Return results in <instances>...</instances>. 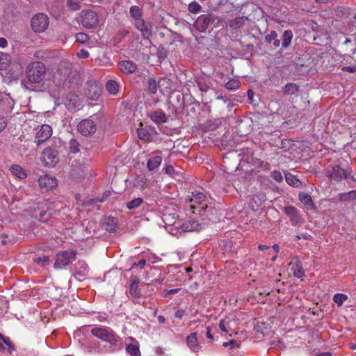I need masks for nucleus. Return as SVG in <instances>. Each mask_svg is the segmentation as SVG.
<instances>
[{"label": "nucleus", "mask_w": 356, "mask_h": 356, "mask_svg": "<svg viewBox=\"0 0 356 356\" xmlns=\"http://www.w3.org/2000/svg\"><path fill=\"white\" fill-rule=\"evenodd\" d=\"M192 194L193 196L188 199L192 204H202L204 203V201L206 197L203 193L197 192L195 193H193Z\"/></svg>", "instance_id": "2f4dec72"}, {"label": "nucleus", "mask_w": 356, "mask_h": 356, "mask_svg": "<svg viewBox=\"0 0 356 356\" xmlns=\"http://www.w3.org/2000/svg\"><path fill=\"white\" fill-rule=\"evenodd\" d=\"M77 56L80 58H87L89 57V52L87 50L82 49L77 53Z\"/></svg>", "instance_id": "13d9d810"}, {"label": "nucleus", "mask_w": 356, "mask_h": 356, "mask_svg": "<svg viewBox=\"0 0 356 356\" xmlns=\"http://www.w3.org/2000/svg\"><path fill=\"white\" fill-rule=\"evenodd\" d=\"M40 160L44 165L54 167L59 161L58 152L55 149L48 147L42 152Z\"/></svg>", "instance_id": "423d86ee"}, {"label": "nucleus", "mask_w": 356, "mask_h": 356, "mask_svg": "<svg viewBox=\"0 0 356 356\" xmlns=\"http://www.w3.org/2000/svg\"><path fill=\"white\" fill-rule=\"evenodd\" d=\"M222 19L213 13H207L200 15L194 23L195 29L201 32H205L210 26H218Z\"/></svg>", "instance_id": "7ed1b4c3"}, {"label": "nucleus", "mask_w": 356, "mask_h": 356, "mask_svg": "<svg viewBox=\"0 0 356 356\" xmlns=\"http://www.w3.org/2000/svg\"><path fill=\"white\" fill-rule=\"evenodd\" d=\"M149 118L156 124H161L167 122V117L161 110L152 111L148 114Z\"/></svg>", "instance_id": "f3484780"}, {"label": "nucleus", "mask_w": 356, "mask_h": 356, "mask_svg": "<svg viewBox=\"0 0 356 356\" xmlns=\"http://www.w3.org/2000/svg\"><path fill=\"white\" fill-rule=\"evenodd\" d=\"M343 70L348 72H356V67H353V66L344 67L343 68Z\"/></svg>", "instance_id": "69168bd1"}, {"label": "nucleus", "mask_w": 356, "mask_h": 356, "mask_svg": "<svg viewBox=\"0 0 356 356\" xmlns=\"http://www.w3.org/2000/svg\"><path fill=\"white\" fill-rule=\"evenodd\" d=\"M118 68L122 73L131 74L136 71L137 65L131 60H122L118 63Z\"/></svg>", "instance_id": "dca6fc26"}, {"label": "nucleus", "mask_w": 356, "mask_h": 356, "mask_svg": "<svg viewBox=\"0 0 356 356\" xmlns=\"http://www.w3.org/2000/svg\"><path fill=\"white\" fill-rule=\"evenodd\" d=\"M197 337V332H193L188 335L186 338V343L188 346L190 348L191 350H192L195 353L199 352L201 348V346L198 343Z\"/></svg>", "instance_id": "a211bd4d"}, {"label": "nucleus", "mask_w": 356, "mask_h": 356, "mask_svg": "<svg viewBox=\"0 0 356 356\" xmlns=\"http://www.w3.org/2000/svg\"><path fill=\"white\" fill-rule=\"evenodd\" d=\"M118 220L115 217L108 216L104 220V229L109 232H115L117 229Z\"/></svg>", "instance_id": "4be33fe9"}, {"label": "nucleus", "mask_w": 356, "mask_h": 356, "mask_svg": "<svg viewBox=\"0 0 356 356\" xmlns=\"http://www.w3.org/2000/svg\"><path fill=\"white\" fill-rule=\"evenodd\" d=\"M338 197L341 202H349L350 200H356V191L339 193L338 195Z\"/></svg>", "instance_id": "c85d7f7f"}, {"label": "nucleus", "mask_w": 356, "mask_h": 356, "mask_svg": "<svg viewBox=\"0 0 356 356\" xmlns=\"http://www.w3.org/2000/svg\"><path fill=\"white\" fill-rule=\"evenodd\" d=\"M348 298L346 295L342 293H337L334 296L333 300L338 305L341 306L345 300Z\"/></svg>", "instance_id": "c03bdc74"}, {"label": "nucleus", "mask_w": 356, "mask_h": 356, "mask_svg": "<svg viewBox=\"0 0 356 356\" xmlns=\"http://www.w3.org/2000/svg\"><path fill=\"white\" fill-rule=\"evenodd\" d=\"M85 95L90 99L96 100L102 94V88L96 81H88L84 88Z\"/></svg>", "instance_id": "6e6552de"}, {"label": "nucleus", "mask_w": 356, "mask_h": 356, "mask_svg": "<svg viewBox=\"0 0 356 356\" xmlns=\"http://www.w3.org/2000/svg\"><path fill=\"white\" fill-rule=\"evenodd\" d=\"M285 180L287 184L293 187H300L302 185V182L293 175L288 172L285 175Z\"/></svg>", "instance_id": "cd10ccee"}, {"label": "nucleus", "mask_w": 356, "mask_h": 356, "mask_svg": "<svg viewBox=\"0 0 356 356\" xmlns=\"http://www.w3.org/2000/svg\"><path fill=\"white\" fill-rule=\"evenodd\" d=\"M147 183V178L144 175H138L133 181L135 188L143 189Z\"/></svg>", "instance_id": "72a5a7b5"}, {"label": "nucleus", "mask_w": 356, "mask_h": 356, "mask_svg": "<svg viewBox=\"0 0 356 356\" xmlns=\"http://www.w3.org/2000/svg\"><path fill=\"white\" fill-rule=\"evenodd\" d=\"M283 94L286 96L294 95L298 97L300 92V86L294 83H288L283 88Z\"/></svg>", "instance_id": "aec40b11"}, {"label": "nucleus", "mask_w": 356, "mask_h": 356, "mask_svg": "<svg viewBox=\"0 0 356 356\" xmlns=\"http://www.w3.org/2000/svg\"><path fill=\"white\" fill-rule=\"evenodd\" d=\"M216 99L217 100H223L225 104H227V106L228 107H230V108L232 107V105L229 99L227 98V96H223V95H217L216 96Z\"/></svg>", "instance_id": "4d7b16f0"}, {"label": "nucleus", "mask_w": 356, "mask_h": 356, "mask_svg": "<svg viewBox=\"0 0 356 356\" xmlns=\"http://www.w3.org/2000/svg\"><path fill=\"white\" fill-rule=\"evenodd\" d=\"M181 229L183 232H193V231H199L202 229L201 224H200L197 220H188L184 222Z\"/></svg>", "instance_id": "412c9836"}, {"label": "nucleus", "mask_w": 356, "mask_h": 356, "mask_svg": "<svg viewBox=\"0 0 356 356\" xmlns=\"http://www.w3.org/2000/svg\"><path fill=\"white\" fill-rule=\"evenodd\" d=\"M77 252L74 250H67L58 252L56 257L54 267L63 268L71 264L76 258Z\"/></svg>", "instance_id": "39448f33"}, {"label": "nucleus", "mask_w": 356, "mask_h": 356, "mask_svg": "<svg viewBox=\"0 0 356 356\" xmlns=\"http://www.w3.org/2000/svg\"><path fill=\"white\" fill-rule=\"evenodd\" d=\"M168 55V50L163 46H159L157 51H156V56L159 59H164Z\"/></svg>", "instance_id": "de8ad7c7"}, {"label": "nucleus", "mask_w": 356, "mask_h": 356, "mask_svg": "<svg viewBox=\"0 0 356 356\" xmlns=\"http://www.w3.org/2000/svg\"><path fill=\"white\" fill-rule=\"evenodd\" d=\"M96 130V123L90 119L83 120L78 124V131L83 136H92Z\"/></svg>", "instance_id": "1a4fd4ad"}, {"label": "nucleus", "mask_w": 356, "mask_h": 356, "mask_svg": "<svg viewBox=\"0 0 356 356\" xmlns=\"http://www.w3.org/2000/svg\"><path fill=\"white\" fill-rule=\"evenodd\" d=\"M296 238L298 239L303 238L305 240H310L312 238V236L307 233H300L296 236Z\"/></svg>", "instance_id": "bf43d9fd"}, {"label": "nucleus", "mask_w": 356, "mask_h": 356, "mask_svg": "<svg viewBox=\"0 0 356 356\" xmlns=\"http://www.w3.org/2000/svg\"><path fill=\"white\" fill-rule=\"evenodd\" d=\"M10 170L13 175L19 179H24L26 177V171L19 165L14 164L11 165Z\"/></svg>", "instance_id": "a878e982"}, {"label": "nucleus", "mask_w": 356, "mask_h": 356, "mask_svg": "<svg viewBox=\"0 0 356 356\" xmlns=\"http://www.w3.org/2000/svg\"><path fill=\"white\" fill-rule=\"evenodd\" d=\"M67 3V6L70 8V9L72 10H77L80 8L79 2L74 1L73 0H68Z\"/></svg>", "instance_id": "864d4df0"}, {"label": "nucleus", "mask_w": 356, "mask_h": 356, "mask_svg": "<svg viewBox=\"0 0 356 356\" xmlns=\"http://www.w3.org/2000/svg\"><path fill=\"white\" fill-rule=\"evenodd\" d=\"M111 195V191H106L103 193V195L99 197H97L96 199H95V201L96 202H105L108 198V197Z\"/></svg>", "instance_id": "6e6d98bb"}, {"label": "nucleus", "mask_w": 356, "mask_h": 356, "mask_svg": "<svg viewBox=\"0 0 356 356\" xmlns=\"http://www.w3.org/2000/svg\"><path fill=\"white\" fill-rule=\"evenodd\" d=\"M143 202V199L141 197L135 198L129 202H128L126 204V207L129 210H133L138 207H140Z\"/></svg>", "instance_id": "58836bf2"}, {"label": "nucleus", "mask_w": 356, "mask_h": 356, "mask_svg": "<svg viewBox=\"0 0 356 356\" xmlns=\"http://www.w3.org/2000/svg\"><path fill=\"white\" fill-rule=\"evenodd\" d=\"M33 261L41 267H44L49 265L50 263L49 257L47 255L42 257H37L33 259Z\"/></svg>", "instance_id": "a19ab883"}, {"label": "nucleus", "mask_w": 356, "mask_h": 356, "mask_svg": "<svg viewBox=\"0 0 356 356\" xmlns=\"http://www.w3.org/2000/svg\"><path fill=\"white\" fill-rule=\"evenodd\" d=\"M106 90L113 95L116 94L119 90V85L118 83L113 81V80H109L107 81L106 84Z\"/></svg>", "instance_id": "e433bc0d"}, {"label": "nucleus", "mask_w": 356, "mask_h": 356, "mask_svg": "<svg viewBox=\"0 0 356 356\" xmlns=\"http://www.w3.org/2000/svg\"><path fill=\"white\" fill-rule=\"evenodd\" d=\"M219 328L220 329L221 331L222 332H228V330L227 329L226 327V325H225V320H221L220 321V323H219Z\"/></svg>", "instance_id": "e2e57ef3"}, {"label": "nucleus", "mask_w": 356, "mask_h": 356, "mask_svg": "<svg viewBox=\"0 0 356 356\" xmlns=\"http://www.w3.org/2000/svg\"><path fill=\"white\" fill-rule=\"evenodd\" d=\"M6 126V123L3 118H0V133L4 129Z\"/></svg>", "instance_id": "774afa93"}, {"label": "nucleus", "mask_w": 356, "mask_h": 356, "mask_svg": "<svg viewBox=\"0 0 356 356\" xmlns=\"http://www.w3.org/2000/svg\"><path fill=\"white\" fill-rule=\"evenodd\" d=\"M126 351L131 356H141L138 341H136V343L127 345Z\"/></svg>", "instance_id": "c756f323"}, {"label": "nucleus", "mask_w": 356, "mask_h": 356, "mask_svg": "<svg viewBox=\"0 0 356 356\" xmlns=\"http://www.w3.org/2000/svg\"><path fill=\"white\" fill-rule=\"evenodd\" d=\"M99 22L97 13L92 10H87L82 16L81 24L87 29L95 28Z\"/></svg>", "instance_id": "9d476101"}, {"label": "nucleus", "mask_w": 356, "mask_h": 356, "mask_svg": "<svg viewBox=\"0 0 356 356\" xmlns=\"http://www.w3.org/2000/svg\"><path fill=\"white\" fill-rule=\"evenodd\" d=\"M299 200L302 204L308 207V208H313V201L311 196L309 194L303 192L300 193Z\"/></svg>", "instance_id": "7c9ffc66"}, {"label": "nucleus", "mask_w": 356, "mask_h": 356, "mask_svg": "<svg viewBox=\"0 0 356 356\" xmlns=\"http://www.w3.org/2000/svg\"><path fill=\"white\" fill-rule=\"evenodd\" d=\"M135 27L141 32L142 36L144 39L149 40L152 36V25L151 22H145L144 19H140L134 22Z\"/></svg>", "instance_id": "f8f14e48"}, {"label": "nucleus", "mask_w": 356, "mask_h": 356, "mask_svg": "<svg viewBox=\"0 0 356 356\" xmlns=\"http://www.w3.org/2000/svg\"><path fill=\"white\" fill-rule=\"evenodd\" d=\"M137 133H138V138L145 141V142H149V141H151L152 137L151 136V134L145 129L143 128H138L137 129Z\"/></svg>", "instance_id": "f704fd0d"}, {"label": "nucleus", "mask_w": 356, "mask_h": 356, "mask_svg": "<svg viewBox=\"0 0 356 356\" xmlns=\"http://www.w3.org/2000/svg\"><path fill=\"white\" fill-rule=\"evenodd\" d=\"M130 294L134 298H140L141 296V293L138 291L137 284H131L130 288Z\"/></svg>", "instance_id": "09e8293b"}, {"label": "nucleus", "mask_w": 356, "mask_h": 356, "mask_svg": "<svg viewBox=\"0 0 356 356\" xmlns=\"http://www.w3.org/2000/svg\"><path fill=\"white\" fill-rule=\"evenodd\" d=\"M162 161V157L161 156H155L150 158L147 163V167L149 171H152L157 168Z\"/></svg>", "instance_id": "393cba45"}, {"label": "nucleus", "mask_w": 356, "mask_h": 356, "mask_svg": "<svg viewBox=\"0 0 356 356\" xmlns=\"http://www.w3.org/2000/svg\"><path fill=\"white\" fill-rule=\"evenodd\" d=\"M38 182L40 188L44 191L51 190L57 186V180L47 175L40 177Z\"/></svg>", "instance_id": "ddd939ff"}, {"label": "nucleus", "mask_w": 356, "mask_h": 356, "mask_svg": "<svg viewBox=\"0 0 356 356\" xmlns=\"http://www.w3.org/2000/svg\"><path fill=\"white\" fill-rule=\"evenodd\" d=\"M201 6L196 1H193L189 3L188 9L191 13H197L201 10Z\"/></svg>", "instance_id": "49530a36"}, {"label": "nucleus", "mask_w": 356, "mask_h": 356, "mask_svg": "<svg viewBox=\"0 0 356 356\" xmlns=\"http://www.w3.org/2000/svg\"><path fill=\"white\" fill-rule=\"evenodd\" d=\"M221 120L219 118L215 119L213 120L208 121L207 122V127L209 129L214 130L218 128L221 125Z\"/></svg>", "instance_id": "a18cd8bd"}, {"label": "nucleus", "mask_w": 356, "mask_h": 356, "mask_svg": "<svg viewBox=\"0 0 356 356\" xmlns=\"http://www.w3.org/2000/svg\"><path fill=\"white\" fill-rule=\"evenodd\" d=\"M1 341L8 346L10 350L13 348V344L8 338L4 337V339H1Z\"/></svg>", "instance_id": "0e129e2a"}, {"label": "nucleus", "mask_w": 356, "mask_h": 356, "mask_svg": "<svg viewBox=\"0 0 356 356\" xmlns=\"http://www.w3.org/2000/svg\"><path fill=\"white\" fill-rule=\"evenodd\" d=\"M353 170L349 166L342 167L340 165H330L326 170V175L333 184L350 178L356 181V177L352 175Z\"/></svg>", "instance_id": "f03ea898"}, {"label": "nucleus", "mask_w": 356, "mask_h": 356, "mask_svg": "<svg viewBox=\"0 0 356 356\" xmlns=\"http://www.w3.org/2000/svg\"><path fill=\"white\" fill-rule=\"evenodd\" d=\"M277 37V33L275 31H270V33L265 36V40L268 43H270Z\"/></svg>", "instance_id": "603ef678"}, {"label": "nucleus", "mask_w": 356, "mask_h": 356, "mask_svg": "<svg viewBox=\"0 0 356 356\" xmlns=\"http://www.w3.org/2000/svg\"><path fill=\"white\" fill-rule=\"evenodd\" d=\"M46 216L45 205L42 203L35 204L32 211V217L39 221L45 222L47 220Z\"/></svg>", "instance_id": "4468645a"}, {"label": "nucleus", "mask_w": 356, "mask_h": 356, "mask_svg": "<svg viewBox=\"0 0 356 356\" xmlns=\"http://www.w3.org/2000/svg\"><path fill=\"white\" fill-rule=\"evenodd\" d=\"M271 177L277 182H282L283 181V176L279 171H273L271 172Z\"/></svg>", "instance_id": "5fc2aeb1"}, {"label": "nucleus", "mask_w": 356, "mask_h": 356, "mask_svg": "<svg viewBox=\"0 0 356 356\" xmlns=\"http://www.w3.org/2000/svg\"><path fill=\"white\" fill-rule=\"evenodd\" d=\"M186 314V311L181 309H178L176 312H175V316L177 318H179V319H181L182 317Z\"/></svg>", "instance_id": "680f3d73"}, {"label": "nucleus", "mask_w": 356, "mask_h": 356, "mask_svg": "<svg viewBox=\"0 0 356 356\" xmlns=\"http://www.w3.org/2000/svg\"><path fill=\"white\" fill-rule=\"evenodd\" d=\"M293 33L291 30H286L282 37V45L284 48H286L291 42Z\"/></svg>", "instance_id": "473e14b6"}, {"label": "nucleus", "mask_w": 356, "mask_h": 356, "mask_svg": "<svg viewBox=\"0 0 356 356\" xmlns=\"http://www.w3.org/2000/svg\"><path fill=\"white\" fill-rule=\"evenodd\" d=\"M51 134L52 130L51 127L47 124H43L37 133L34 142L37 146H40L45 143L51 136Z\"/></svg>", "instance_id": "9b49d317"}, {"label": "nucleus", "mask_w": 356, "mask_h": 356, "mask_svg": "<svg viewBox=\"0 0 356 356\" xmlns=\"http://www.w3.org/2000/svg\"><path fill=\"white\" fill-rule=\"evenodd\" d=\"M229 345H231L232 347H238V343L236 340H231L228 342H224L223 346L228 347Z\"/></svg>", "instance_id": "052dcab7"}, {"label": "nucleus", "mask_w": 356, "mask_h": 356, "mask_svg": "<svg viewBox=\"0 0 356 356\" xmlns=\"http://www.w3.org/2000/svg\"><path fill=\"white\" fill-rule=\"evenodd\" d=\"M91 333L93 336L111 344H115L119 340V337L108 327H94Z\"/></svg>", "instance_id": "20e7f679"}, {"label": "nucleus", "mask_w": 356, "mask_h": 356, "mask_svg": "<svg viewBox=\"0 0 356 356\" xmlns=\"http://www.w3.org/2000/svg\"><path fill=\"white\" fill-rule=\"evenodd\" d=\"M47 74L45 65L40 61L29 63L26 69L27 81H23L22 84L29 90H35L33 84L40 83L43 81Z\"/></svg>", "instance_id": "f257e3e1"}, {"label": "nucleus", "mask_w": 356, "mask_h": 356, "mask_svg": "<svg viewBox=\"0 0 356 356\" xmlns=\"http://www.w3.org/2000/svg\"><path fill=\"white\" fill-rule=\"evenodd\" d=\"M129 14L131 17L136 21L143 19V10L138 6H132L129 9Z\"/></svg>", "instance_id": "bb28decb"}, {"label": "nucleus", "mask_w": 356, "mask_h": 356, "mask_svg": "<svg viewBox=\"0 0 356 356\" xmlns=\"http://www.w3.org/2000/svg\"><path fill=\"white\" fill-rule=\"evenodd\" d=\"M177 99L178 103H179V105L176 106L175 105L173 104V106L175 107L174 113L176 115L182 113L184 111V109L185 108L184 97H181L180 95H179L177 97Z\"/></svg>", "instance_id": "c9c22d12"}, {"label": "nucleus", "mask_w": 356, "mask_h": 356, "mask_svg": "<svg viewBox=\"0 0 356 356\" xmlns=\"http://www.w3.org/2000/svg\"><path fill=\"white\" fill-rule=\"evenodd\" d=\"M291 270L293 272V275L298 278L303 277L305 273L302 268V263L298 259H296L289 264Z\"/></svg>", "instance_id": "6ab92c4d"}, {"label": "nucleus", "mask_w": 356, "mask_h": 356, "mask_svg": "<svg viewBox=\"0 0 356 356\" xmlns=\"http://www.w3.org/2000/svg\"><path fill=\"white\" fill-rule=\"evenodd\" d=\"M263 197H264V195H262V197H259V195H254L252 197V198L251 199V201H250V204H251V207H252V209H254V207L252 204L253 202L256 203V207H257V208H258L261 204L262 201L264 200L263 199Z\"/></svg>", "instance_id": "8fccbe9b"}, {"label": "nucleus", "mask_w": 356, "mask_h": 356, "mask_svg": "<svg viewBox=\"0 0 356 356\" xmlns=\"http://www.w3.org/2000/svg\"><path fill=\"white\" fill-rule=\"evenodd\" d=\"M249 20L248 17H238L229 22V27L232 29H238L242 28L245 24V21Z\"/></svg>", "instance_id": "b1692460"}, {"label": "nucleus", "mask_w": 356, "mask_h": 356, "mask_svg": "<svg viewBox=\"0 0 356 356\" xmlns=\"http://www.w3.org/2000/svg\"><path fill=\"white\" fill-rule=\"evenodd\" d=\"M284 213L290 218L292 224L296 225L302 221L301 216L298 209L293 206H287L284 207Z\"/></svg>", "instance_id": "2eb2a0df"}, {"label": "nucleus", "mask_w": 356, "mask_h": 356, "mask_svg": "<svg viewBox=\"0 0 356 356\" xmlns=\"http://www.w3.org/2000/svg\"><path fill=\"white\" fill-rule=\"evenodd\" d=\"M165 172L168 175H171L174 172V168L172 165H167L165 168Z\"/></svg>", "instance_id": "338daca9"}, {"label": "nucleus", "mask_w": 356, "mask_h": 356, "mask_svg": "<svg viewBox=\"0 0 356 356\" xmlns=\"http://www.w3.org/2000/svg\"><path fill=\"white\" fill-rule=\"evenodd\" d=\"M10 63L9 55L0 53V70H6Z\"/></svg>", "instance_id": "4c0bfd02"}, {"label": "nucleus", "mask_w": 356, "mask_h": 356, "mask_svg": "<svg viewBox=\"0 0 356 356\" xmlns=\"http://www.w3.org/2000/svg\"><path fill=\"white\" fill-rule=\"evenodd\" d=\"M88 35L84 33H78L76 35V40L80 43H85L88 40Z\"/></svg>", "instance_id": "3c124183"}, {"label": "nucleus", "mask_w": 356, "mask_h": 356, "mask_svg": "<svg viewBox=\"0 0 356 356\" xmlns=\"http://www.w3.org/2000/svg\"><path fill=\"white\" fill-rule=\"evenodd\" d=\"M191 209L194 213H199L200 215L203 216L204 213L211 212L212 213L213 209L212 207H208L206 203H202V204H192L191 205Z\"/></svg>", "instance_id": "5701e85b"}, {"label": "nucleus", "mask_w": 356, "mask_h": 356, "mask_svg": "<svg viewBox=\"0 0 356 356\" xmlns=\"http://www.w3.org/2000/svg\"><path fill=\"white\" fill-rule=\"evenodd\" d=\"M49 17L44 13H38L31 19V27L35 33L44 32L49 26Z\"/></svg>", "instance_id": "0eeeda50"}, {"label": "nucleus", "mask_w": 356, "mask_h": 356, "mask_svg": "<svg viewBox=\"0 0 356 356\" xmlns=\"http://www.w3.org/2000/svg\"><path fill=\"white\" fill-rule=\"evenodd\" d=\"M225 88L229 90H234L239 88L240 82L237 79H231L225 83Z\"/></svg>", "instance_id": "79ce46f5"}, {"label": "nucleus", "mask_w": 356, "mask_h": 356, "mask_svg": "<svg viewBox=\"0 0 356 356\" xmlns=\"http://www.w3.org/2000/svg\"><path fill=\"white\" fill-rule=\"evenodd\" d=\"M79 146H80V145L76 139L72 138L70 140V144H69V149H70V152L74 153V154L79 152L80 150Z\"/></svg>", "instance_id": "37998d69"}, {"label": "nucleus", "mask_w": 356, "mask_h": 356, "mask_svg": "<svg viewBox=\"0 0 356 356\" xmlns=\"http://www.w3.org/2000/svg\"><path fill=\"white\" fill-rule=\"evenodd\" d=\"M158 83L155 79L149 78L147 81V91L150 94H156L157 91Z\"/></svg>", "instance_id": "ea45409f"}]
</instances>
